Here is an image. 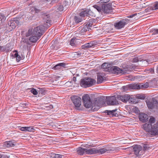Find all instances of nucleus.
Returning <instances> with one entry per match:
<instances>
[{"label":"nucleus","instance_id":"obj_1","mask_svg":"<svg viewBox=\"0 0 158 158\" xmlns=\"http://www.w3.org/2000/svg\"><path fill=\"white\" fill-rule=\"evenodd\" d=\"M84 106L87 108H89L92 107L91 110L93 111H97L99 109L98 106H96L97 103L96 100H94V103H92L90 98L88 94H85L83 96L82 98Z\"/></svg>","mask_w":158,"mask_h":158},{"label":"nucleus","instance_id":"obj_2","mask_svg":"<svg viewBox=\"0 0 158 158\" xmlns=\"http://www.w3.org/2000/svg\"><path fill=\"white\" fill-rule=\"evenodd\" d=\"M143 127L146 132H151L152 135H158V122L153 126L148 123H145L143 125Z\"/></svg>","mask_w":158,"mask_h":158},{"label":"nucleus","instance_id":"obj_3","mask_svg":"<svg viewBox=\"0 0 158 158\" xmlns=\"http://www.w3.org/2000/svg\"><path fill=\"white\" fill-rule=\"evenodd\" d=\"M96 81L90 77H86L81 79L80 82L81 86L86 88L93 85L95 83Z\"/></svg>","mask_w":158,"mask_h":158},{"label":"nucleus","instance_id":"obj_4","mask_svg":"<svg viewBox=\"0 0 158 158\" xmlns=\"http://www.w3.org/2000/svg\"><path fill=\"white\" fill-rule=\"evenodd\" d=\"M46 30L45 26L40 25L34 28L32 31L33 35L40 37L43 35Z\"/></svg>","mask_w":158,"mask_h":158},{"label":"nucleus","instance_id":"obj_5","mask_svg":"<svg viewBox=\"0 0 158 158\" xmlns=\"http://www.w3.org/2000/svg\"><path fill=\"white\" fill-rule=\"evenodd\" d=\"M129 20L127 19H124L117 21L114 24V28L118 29L124 28L125 26L128 23Z\"/></svg>","mask_w":158,"mask_h":158},{"label":"nucleus","instance_id":"obj_6","mask_svg":"<svg viewBox=\"0 0 158 158\" xmlns=\"http://www.w3.org/2000/svg\"><path fill=\"white\" fill-rule=\"evenodd\" d=\"M117 98L118 100H120L124 102L129 101V102H131L132 103L135 104L137 102L135 101V99L132 98H131L129 95L127 94L122 96L118 95Z\"/></svg>","mask_w":158,"mask_h":158},{"label":"nucleus","instance_id":"obj_7","mask_svg":"<svg viewBox=\"0 0 158 158\" xmlns=\"http://www.w3.org/2000/svg\"><path fill=\"white\" fill-rule=\"evenodd\" d=\"M71 99L75 107L77 110H79V108L81 104V98L78 96H74L71 97Z\"/></svg>","mask_w":158,"mask_h":158},{"label":"nucleus","instance_id":"obj_8","mask_svg":"<svg viewBox=\"0 0 158 158\" xmlns=\"http://www.w3.org/2000/svg\"><path fill=\"white\" fill-rule=\"evenodd\" d=\"M102 12L106 14L111 13L112 9L111 4H102Z\"/></svg>","mask_w":158,"mask_h":158},{"label":"nucleus","instance_id":"obj_9","mask_svg":"<svg viewBox=\"0 0 158 158\" xmlns=\"http://www.w3.org/2000/svg\"><path fill=\"white\" fill-rule=\"evenodd\" d=\"M133 150L135 154L137 156H139L144 153V150L140 145H135L133 148Z\"/></svg>","mask_w":158,"mask_h":158},{"label":"nucleus","instance_id":"obj_10","mask_svg":"<svg viewBox=\"0 0 158 158\" xmlns=\"http://www.w3.org/2000/svg\"><path fill=\"white\" fill-rule=\"evenodd\" d=\"M148 108L152 109L156 108L158 109V102L154 99H152L151 101H149L146 102Z\"/></svg>","mask_w":158,"mask_h":158},{"label":"nucleus","instance_id":"obj_11","mask_svg":"<svg viewBox=\"0 0 158 158\" xmlns=\"http://www.w3.org/2000/svg\"><path fill=\"white\" fill-rule=\"evenodd\" d=\"M42 18H43V22H44V25L49 26V25L51 24L52 21L50 18V16L49 14L43 15Z\"/></svg>","mask_w":158,"mask_h":158},{"label":"nucleus","instance_id":"obj_12","mask_svg":"<svg viewBox=\"0 0 158 158\" xmlns=\"http://www.w3.org/2000/svg\"><path fill=\"white\" fill-rule=\"evenodd\" d=\"M107 103L109 105H116L118 104L115 97L114 96L109 97L107 98Z\"/></svg>","mask_w":158,"mask_h":158},{"label":"nucleus","instance_id":"obj_13","mask_svg":"<svg viewBox=\"0 0 158 158\" xmlns=\"http://www.w3.org/2000/svg\"><path fill=\"white\" fill-rule=\"evenodd\" d=\"M109 69L110 71L113 73L123 74L124 73V71L117 66L112 67Z\"/></svg>","mask_w":158,"mask_h":158},{"label":"nucleus","instance_id":"obj_14","mask_svg":"<svg viewBox=\"0 0 158 158\" xmlns=\"http://www.w3.org/2000/svg\"><path fill=\"white\" fill-rule=\"evenodd\" d=\"M93 13L89 9H86L81 11L80 13V16L83 18L86 16H91Z\"/></svg>","mask_w":158,"mask_h":158},{"label":"nucleus","instance_id":"obj_15","mask_svg":"<svg viewBox=\"0 0 158 158\" xmlns=\"http://www.w3.org/2000/svg\"><path fill=\"white\" fill-rule=\"evenodd\" d=\"M16 145V143L14 141H6L3 143L4 147L10 148L14 147Z\"/></svg>","mask_w":158,"mask_h":158},{"label":"nucleus","instance_id":"obj_16","mask_svg":"<svg viewBox=\"0 0 158 158\" xmlns=\"http://www.w3.org/2000/svg\"><path fill=\"white\" fill-rule=\"evenodd\" d=\"M135 89H144L147 88L149 86L148 83L146 82L144 84H135Z\"/></svg>","mask_w":158,"mask_h":158},{"label":"nucleus","instance_id":"obj_17","mask_svg":"<svg viewBox=\"0 0 158 158\" xmlns=\"http://www.w3.org/2000/svg\"><path fill=\"white\" fill-rule=\"evenodd\" d=\"M148 118V116L144 113H141L140 114L139 118V120L142 122H146Z\"/></svg>","mask_w":158,"mask_h":158},{"label":"nucleus","instance_id":"obj_18","mask_svg":"<svg viewBox=\"0 0 158 158\" xmlns=\"http://www.w3.org/2000/svg\"><path fill=\"white\" fill-rule=\"evenodd\" d=\"M96 45V42L94 41H91L90 42L82 46L83 49H85L87 48H89L93 47Z\"/></svg>","mask_w":158,"mask_h":158},{"label":"nucleus","instance_id":"obj_19","mask_svg":"<svg viewBox=\"0 0 158 158\" xmlns=\"http://www.w3.org/2000/svg\"><path fill=\"white\" fill-rule=\"evenodd\" d=\"M135 84H129L126 86H123L122 87L123 89L125 91H127L130 89H135Z\"/></svg>","mask_w":158,"mask_h":158},{"label":"nucleus","instance_id":"obj_20","mask_svg":"<svg viewBox=\"0 0 158 158\" xmlns=\"http://www.w3.org/2000/svg\"><path fill=\"white\" fill-rule=\"evenodd\" d=\"M117 110L116 109L112 110H106L107 114L109 115L110 117H116L118 115L116 113Z\"/></svg>","mask_w":158,"mask_h":158},{"label":"nucleus","instance_id":"obj_21","mask_svg":"<svg viewBox=\"0 0 158 158\" xmlns=\"http://www.w3.org/2000/svg\"><path fill=\"white\" fill-rule=\"evenodd\" d=\"M85 153L87 154H97L98 152L97 149L95 148L88 149L86 148Z\"/></svg>","mask_w":158,"mask_h":158},{"label":"nucleus","instance_id":"obj_22","mask_svg":"<svg viewBox=\"0 0 158 158\" xmlns=\"http://www.w3.org/2000/svg\"><path fill=\"white\" fill-rule=\"evenodd\" d=\"M102 68L105 69V71H110L109 69L111 67V65L107 63H103L102 65Z\"/></svg>","mask_w":158,"mask_h":158},{"label":"nucleus","instance_id":"obj_23","mask_svg":"<svg viewBox=\"0 0 158 158\" xmlns=\"http://www.w3.org/2000/svg\"><path fill=\"white\" fill-rule=\"evenodd\" d=\"M65 67V64L64 63H60L54 66L52 69L55 70L58 69Z\"/></svg>","mask_w":158,"mask_h":158},{"label":"nucleus","instance_id":"obj_24","mask_svg":"<svg viewBox=\"0 0 158 158\" xmlns=\"http://www.w3.org/2000/svg\"><path fill=\"white\" fill-rule=\"evenodd\" d=\"M87 31V30L85 27H83L79 31V33H76L75 34L77 37L81 38L82 35L84 34V33Z\"/></svg>","mask_w":158,"mask_h":158},{"label":"nucleus","instance_id":"obj_25","mask_svg":"<svg viewBox=\"0 0 158 158\" xmlns=\"http://www.w3.org/2000/svg\"><path fill=\"white\" fill-rule=\"evenodd\" d=\"M86 148H83L81 147H79L77 149V152L78 154L82 155L85 153Z\"/></svg>","mask_w":158,"mask_h":158},{"label":"nucleus","instance_id":"obj_26","mask_svg":"<svg viewBox=\"0 0 158 158\" xmlns=\"http://www.w3.org/2000/svg\"><path fill=\"white\" fill-rule=\"evenodd\" d=\"M40 37H39L37 35H32L30 37L29 40L31 42L35 43L36 42Z\"/></svg>","mask_w":158,"mask_h":158},{"label":"nucleus","instance_id":"obj_27","mask_svg":"<svg viewBox=\"0 0 158 158\" xmlns=\"http://www.w3.org/2000/svg\"><path fill=\"white\" fill-rule=\"evenodd\" d=\"M15 24V22L13 20L9 21L8 23V25L12 29L15 28L16 26Z\"/></svg>","mask_w":158,"mask_h":158},{"label":"nucleus","instance_id":"obj_28","mask_svg":"<svg viewBox=\"0 0 158 158\" xmlns=\"http://www.w3.org/2000/svg\"><path fill=\"white\" fill-rule=\"evenodd\" d=\"M110 150V149H107L104 148H101L99 149H97L98 152H97V153H100L101 154H102Z\"/></svg>","mask_w":158,"mask_h":158},{"label":"nucleus","instance_id":"obj_29","mask_svg":"<svg viewBox=\"0 0 158 158\" xmlns=\"http://www.w3.org/2000/svg\"><path fill=\"white\" fill-rule=\"evenodd\" d=\"M93 7L94 8L96 9L98 12H102V4L99 6L94 5L93 6Z\"/></svg>","mask_w":158,"mask_h":158},{"label":"nucleus","instance_id":"obj_30","mask_svg":"<svg viewBox=\"0 0 158 158\" xmlns=\"http://www.w3.org/2000/svg\"><path fill=\"white\" fill-rule=\"evenodd\" d=\"M16 53L14 54L15 57L16 58V60L17 62H19L20 60H22L21 56L19 55L18 54L17 51L16 50L15 51Z\"/></svg>","mask_w":158,"mask_h":158},{"label":"nucleus","instance_id":"obj_31","mask_svg":"<svg viewBox=\"0 0 158 158\" xmlns=\"http://www.w3.org/2000/svg\"><path fill=\"white\" fill-rule=\"evenodd\" d=\"M104 80L103 77L100 75H98L97 77V83H102Z\"/></svg>","mask_w":158,"mask_h":158},{"label":"nucleus","instance_id":"obj_32","mask_svg":"<svg viewBox=\"0 0 158 158\" xmlns=\"http://www.w3.org/2000/svg\"><path fill=\"white\" fill-rule=\"evenodd\" d=\"M82 20V18L75 16L74 17V20L77 23H79L81 22Z\"/></svg>","mask_w":158,"mask_h":158},{"label":"nucleus","instance_id":"obj_33","mask_svg":"<svg viewBox=\"0 0 158 158\" xmlns=\"http://www.w3.org/2000/svg\"><path fill=\"white\" fill-rule=\"evenodd\" d=\"M152 10L158 9V2H155L153 6H152Z\"/></svg>","mask_w":158,"mask_h":158},{"label":"nucleus","instance_id":"obj_34","mask_svg":"<svg viewBox=\"0 0 158 158\" xmlns=\"http://www.w3.org/2000/svg\"><path fill=\"white\" fill-rule=\"evenodd\" d=\"M52 156L53 158H62V157H64L63 155L57 154H53Z\"/></svg>","mask_w":158,"mask_h":158},{"label":"nucleus","instance_id":"obj_35","mask_svg":"<svg viewBox=\"0 0 158 158\" xmlns=\"http://www.w3.org/2000/svg\"><path fill=\"white\" fill-rule=\"evenodd\" d=\"M156 122V120L154 118L151 117L149 119V121L148 123L152 124V126L154 124H155V123Z\"/></svg>","mask_w":158,"mask_h":158},{"label":"nucleus","instance_id":"obj_36","mask_svg":"<svg viewBox=\"0 0 158 158\" xmlns=\"http://www.w3.org/2000/svg\"><path fill=\"white\" fill-rule=\"evenodd\" d=\"M96 22H97V21L95 19H89V22L87 23V24H88L89 26L91 27L92 25H93V23L91 24L90 23L91 22L92 23H95Z\"/></svg>","mask_w":158,"mask_h":158},{"label":"nucleus","instance_id":"obj_37","mask_svg":"<svg viewBox=\"0 0 158 158\" xmlns=\"http://www.w3.org/2000/svg\"><path fill=\"white\" fill-rule=\"evenodd\" d=\"M136 97L139 99H144L145 98V96L143 94H139L136 95Z\"/></svg>","mask_w":158,"mask_h":158},{"label":"nucleus","instance_id":"obj_38","mask_svg":"<svg viewBox=\"0 0 158 158\" xmlns=\"http://www.w3.org/2000/svg\"><path fill=\"white\" fill-rule=\"evenodd\" d=\"M32 31V29H29L27 32L26 33V36H29L31 35L32 34L33 35Z\"/></svg>","mask_w":158,"mask_h":158},{"label":"nucleus","instance_id":"obj_39","mask_svg":"<svg viewBox=\"0 0 158 158\" xmlns=\"http://www.w3.org/2000/svg\"><path fill=\"white\" fill-rule=\"evenodd\" d=\"M75 39L74 38H73L70 41V44L72 46H74L75 45Z\"/></svg>","mask_w":158,"mask_h":158},{"label":"nucleus","instance_id":"obj_40","mask_svg":"<svg viewBox=\"0 0 158 158\" xmlns=\"http://www.w3.org/2000/svg\"><path fill=\"white\" fill-rule=\"evenodd\" d=\"M34 130L32 127H26V131H32Z\"/></svg>","mask_w":158,"mask_h":158},{"label":"nucleus","instance_id":"obj_41","mask_svg":"<svg viewBox=\"0 0 158 158\" xmlns=\"http://www.w3.org/2000/svg\"><path fill=\"white\" fill-rule=\"evenodd\" d=\"M31 91L34 95H36L38 94L36 89H32L31 90Z\"/></svg>","mask_w":158,"mask_h":158},{"label":"nucleus","instance_id":"obj_42","mask_svg":"<svg viewBox=\"0 0 158 158\" xmlns=\"http://www.w3.org/2000/svg\"><path fill=\"white\" fill-rule=\"evenodd\" d=\"M149 148V145L147 144L144 145L143 146V150H144V152H145V151L148 150Z\"/></svg>","mask_w":158,"mask_h":158},{"label":"nucleus","instance_id":"obj_43","mask_svg":"<svg viewBox=\"0 0 158 158\" xmlns=\"http://www.w3.org/2000/svg\"><path fill=\"white\" fill-rule=\"evenodd\" d=\"M153 33L152 35H155L156 34H158V29H154L152 31Z\"/></svg>","mask_w":158,"mask_h":158},{"label":"nucleus","instance_id":"obj_44","mask_svg":"<svg viewBox=\"0 0 158 158\" xmlns=\"http://www.w3.org/2000/svg\"><path fill=\"white\" fill-rule=\"evenodd\" d=\"M139 60L138 57H136L133 58L132 61L133 62H136L139 61Z\"/></svg>","mask_w":158,"mask_h":158},{"label":"nucleus","instance_id":"obj_45","mask_svg":"<svg viewBox=\"0 0 158 158\" xmlns=\"http://www.w3.org/2000/svg\"><path fill=\"white\" fill-rule=\"evenodd\" d=\"M53 108V106L52 105H50L49 106H46L45 109L47 110H49L51 109H52Z\"/></svg>","mask_w":158,"mask_h":158},{"label":"nucleus","instance_id":"obj_46","mask_svg":"<svg viewBox=\"0 0 158 158\" xmlns=\"http://www.w3.org/2000/svg\"><path fill=\"white\" fill-rule=\"evenodd\" d=\"M115 149H114L116 151H120L121 150H125L126 149V148H122L121 147H117L115 148Z\"/></svg>","mask_w":158,"mask_h":158},{"label":"nucleus","instance_id":"obj_47","mask_svg":"<svg viewBox=\"0 0 158 158\" xmlns=\"http://www.w3.org/2000/svg\"><path fill=\"white\" fill-rule=\"evenodd\" d=\"M57 43V40H53L52 42V46H53V47L54 46H55L56 44Z\"/></svg>","mask_w":158,"mask_h":158},{"label":"nucleus","instance_id":"obj_48","mask_svg":"<svg viewBox=\"0 0 158 158\" xmlns=\"http://www.w3.org/2000/svg\"><path fill=\"white\" fill-rule=\"evenodd\" d=\"M110 1V0H100V3H106Z\"/></svg>","mask_w":158,"mask_h":158},{"label":"nucleus","instance_id":"obj_49","mask_svg":"<svg viewBox=\"0 0 158 158\" xmlns=\"http://www.w3.org/2000/svg\"><path fill=\"white\" fill-rule=\"evenodd\" d=\"M137 14V13H134V14H132L127 16V17L128 18H132L134 17L135 16H136Z\"/></svg>","mask_w":158,"mask_h":158},{"label":"nucleus","instance_id":"obj_50","mask_svg":"<svg viewBox=\"0 0 158 158\" xmlns=\"http://www.w3.org/2000/svg\"><path fill=\"white\" fill-rule=\"evenodd\" d=\"M13 20L15 21V25L16 26L17 25H18L19 23V21L17 19H14Z\"/></svg>","mask_w":158,"mask_h":158},{"label":"nucleus","instance_id":"obj_51","mask_svg":"<svg viewBox=\"0 0 158 158\" xmlns=\"http://www.w3.org/2000/svg\"><path fill=\"white\" fill-rule=\"evenodd\" d=\"M20 129L22 131H26V127H22Z\"/></svg>","mask_w":158,"mask_h":158},{"label":"nucleus","instance_id":"obj_52","mask_svg":"<svg viewBox=\"0 0 158 158\" xmlns=\"http://www.w3.org/2000/svg\"><path fill=\"white\" fill-rule=\"evenodd\" d=\"M21 57L22 58V60H23L25 58V55L23 54H21Z\"/></svg>","mask_w":158,"mask_h":158},{"label":"nucleus","instance_id":"obj_53","mask_svg":"<svg viewBox=\"0 0 158 158\" xmlns=\"http://www.w3.org/2000/svg\"><path fill=\"white\" fill-rule=\"evenodd\" d=\"M76 78L75 77H73V81H75L76 80Z\"/></svg>","mask_w":158,"mask_h":158},{"label":"nucleus","instance_id":"obj_54","mask_svg":"<svg viewBox=\"0 0 158 158\" xmlns=\"http://www.w3.org/2000/svg\"><path fill=\"white\" fill-rule=\"evenodd\" d=\"M156 72H157V73H158V65L157 66V67L156 68Z\"/></svg>","mask_w":158,"mask_h":158},{"label":"nucleus","instance_id":"obj_55","mask_svg":"<svg viewBox=\"0 0 158 158\" xmlns=\"http://www.w3.org/2000/svg\"><path fill=\"white\" fill-rule=\"evenodd\" d=\"M2 48V46H0V51L1 50Z\"/></svg>","mask_w":158,"mask_h":158},{"label":"nucleus","instance_id":"obj_56","mask_svg":"<svg viewBox=\"0 0 158 158\" xmlns=\"http://www.w3.org/2000/svg\"><path fill=\"white\" fill-rule=\"evenodd\" d=\"M63 10V8L62 7L61 8V10L60 9V10Z\"/></svg>","mask_w":158,"mask_h":158},{"label":"nucleus","instance_id":"obj_57","mask_svg":"<svg viewBox=\"0 0 158 158\" xmlns=\"http://www.w3.org/2000/svg\"><path fill=\"white\" fill-rule=\"evenodd\" d=\"M0 158H1V155H0Z\"/></svg>","mask_w":158,"mask_h":158}]
</instances>
